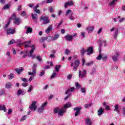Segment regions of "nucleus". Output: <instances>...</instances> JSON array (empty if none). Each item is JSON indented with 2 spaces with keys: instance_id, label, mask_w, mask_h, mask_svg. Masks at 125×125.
Wrapping results in <instances>:
<instances>
[{
  "instance_id": "obj_2",
  "label": "nucleus",
  "mask_w": 125,
  "mask_h": 125,
  "mask_svg": "<svg viewBox=\"0 0 125 125\" xmlns=\"http://www.w3.org/2000/svg\"><path fill=\"white\" fill-rule=\"evenodd\" d=\"M37 67H38V64L34 63L32 66V72H28V75H29V76H33V77H35V76H36V74H37V72L36 71V70H37Z\"/></svg>"
},
{
  "instance_id": "obj_19",
  "label": "nucleus",
  "mask_w": 125,
  "mask_h": 125,
  "mask_svg": "<svg viewBox=\"0 0 125 125\" xmlns=\"http://www.w3.org/2000/svg\"><path fill=\"white\" fill-rule=\"evenodd\" d=\"M104 113V109L102 108H100L98 110V116H102Z\"/></svg>"
},
{
  "instance_id": "obj_7",
  "label": "nucleus",
  "mask_w": 125,
  "mask_h": 125,
  "mask_svg": "<svg viewBox=\"0 0 125 125\" xmlns=\"http://www.w3.org/2000/svg\"><path fill=\"white\" fill-rule=\"evenodd\" d=\"M87 73V71L85 69L82 71L80 70L79 73V77L81 78V79H83V78H84Z\"/></svg>"
},
{
  "instance_id": "obj_29",
  "label": "nucleus",
  "mask_w": 125,
  "mask_h": 125,
  "mask_svg": "<svg viewBox=\"0 0 125 125\" xmlns=\"http://www.w3.org/2000/svg\"><path fill=\"white\" fill-rule=\"evenodd\" d=\"M32 32H33V29L28 27L26 29V34H31Z\"/></svg>"
},
{
  "instance_id": "obj_21",
  "label": "nucleus",
  "mask_w": 125,
  "mask_h": 125,
  "mask_svg": "<svg viewBox=\"0 0 125 125\" xmlns=\"http://www.w3.org/2000/svg\"><path fill=\"white\" fill-rule=\"evenodd\" d=\"M31 16H32V19H33L34 21L35 22H37V21L38 20V16L37 15V14L32 13L31 14Z\"/></svg>"
},
{
  "instance_id": "obj_4",
  "label": "nucleus",
  "mask_w": 125,
  "mask_h": 125,
  "mask_svg": "<svg viewBox=\"0 0 125 125\" xmlns=\"http://www.w3.org/2000/svg\"><path fill=\"white\" fill-rule=\"evenodd\" d=\"M40 20L43 21V25H46V24L49 23V19L46 16H42L40 18Z\"/></svg>"
},
{
  "instance_id": "obj_62",
  "label": "nucleus",
  "mask_w": 125,
  "mask_h": 125,
  "mask_svg": "<svg viewBox=\"0 0 125 125\" xmlns=\"http://www.w3.org/2000/svg\"><path fill=\"white\" fill-rule=\"evenodd\" d=\"M102 59L103 60H106V59H107V56H104V55H102Z\"/></svg>"
},
{
  "instance_id": "obj_23",
  "label": "nucleus",
  "mask_w": 125,
  "mask_h": 125,
  "mask_svg": "<svg viewBox=\"0 0 125 125\" xmlns=\"http://www.w3.org/2000/svg\"><path fill=\"white\" fill-rule=\"evenodd\" d=\"M85 124L86 125H92V122L89 118H86L85 120Z\"/></svg>"
},
{
  "instance_id": "obj_49",
  "label": "nucleus",
  "mask_w": 125,
  "mask_h": 125,
  "mask_svg": "<svg viewBox=\"0 0 125 125\" xmlns=\"http://www.w3.org/2000/svg\"><path fill=\"white\" fill-rule=\"evenodd\" d=\"M46 105H47V103L45 102L42 104L41 107L43 108V109H44V107H45Z\"/></svg>"
},
{
  "instance_id": "obj_5",
  "label": "nucleus",
  "mask_w": 125,
  "mask_h": 125,
  "mask_svg": "<svg viewBox=\"0 0 125 125\" xmlns=\"http://www.w3.org/2000/svg\"><path fill=\"white\" fill-rule=\"evenodd\" d=\"M12 19L14 20V24H16V25H19L21 22V20H20V19L16 18V16H15V14H13Z\"/></svg>"
},
{
  "instance_id": "obj_56",
  "label": "nucleus",
  "mask_w": 125,
  "mask_h": 125,
  "mask_svg": "<svg viewBox=\"0 0 125 125\" xmlns=\"http://www.w3.org/2000/svg\"><path fill=\"white\" fill-rule=\"evenodd\" d=\"M91 105H92V104H84L85 108H88V107H91Z\"/></svg>"
},
{
  "instance_id": "obj_40",
  "label": "nucleus",
  "mask_w": 125,
  "mask_h": 125,
  "mask_svg": "<svg viewBox=\"0 0 125 125\" xmlns=\"http://www.w3.org/2000/svg\"><path fill=\"white\" fill-rule=\"evenodd\" d=\"M9 8V5L8 4H6L2 8L4 10H6Z\"/></svg>"
},
{
  "instance_id": "obj_51",
  "label": "nucleus",
  "mask_w": 125,
  "mask_h": 125,
  "mask_svg": "<svg viewBox=\"0 0 125 125\" xmlns=\"http://www.w3.org/2000/svg\"><path fill=\"white\" fill-rule=\"evenodd\" d=\"M70 51L69 50V49H66L65 50L64 53L66 55H68V54H69L70 53Z\"/></svg>"
},
{
  "instance_id": "obj_6",
  "label": "nucleus",
  "mask_w": 125,
  "mask_h": 125,
  "mask_svg": "<svg viewBox=\"0 0 125 125\" xmlns=\"http://www.w3.org/2000/svg\"><path fill=\"white\" fill-rule=\"evenodd\" d=\"M37 102H32L31 104L29 106V109L31 111H36L37 110Z\"/></svg>"
},
{
  "instance_id": "obj_24",
  "label": "nucleus",
  "mask_w": 125,
  "mask_h": 125,
  "mask_svg": "<svg viewBox=\"0 0 125 125\" xmlns=\"http://www.w3.org/2000/svg\"><path fill=\"white\" fill-rule=\"evenodd\" d=\"M114 111L115 112H117V114H120L121 113V111H120V109H119V105L116 104L115 106V109H114Z\"/></svg>"
},
{
  "instance_id": "obj_38",
  "label": "nucleus",
  "mask_w": 125,
  "mask_h": 125,
  "mask_svg": "<svg viewBox=\"0 0 125 125\" xmlns=\"http://www.w3.org/2000/svg\"><path fill=\"white\" fill-rule=\"evenodd\" d=\"M46 40L47 42H51V41H52V37L47 36L46 38Z\"/></svg>"
},
{
  "instance_id": "obj_54",
  "label": "nucleus",
  "mask_w": 125,
  "mask_h": 125,
  "mask_svg": "<svg viewBox=\"0 0 125 125\" xmlns=\"http://www.w3.org/2000/svg\"><path fill=\"white\" fill-rule=\"evenodd\" d=\"M56 76V73L53 72V74L51 75L50 79H54Z\"/></svg>"
},
{
  "instance_id": "obj_47",
  "label": "nucleus",
  "mask_w": 125,
  "mask_h": 125,
  "mask_svg": "<svg viewBox=\"0 0 125 125\" xmlns=\"http://www.w3.org/2000/svg\"><path fill=\"white\" fill-rule=\"evenodd\" d=\"M15 42V41H14V40L12 39V40H11L9 42H8V44L10 45V44H13Z\"/></svg>"
},
{
  "instance_id": "obj_20",
  "label": "nucleus",
  "mask_w": 125,
  "mask_h": 125,
  "mask_svg": "<svg viewBox=\"0 0 125 125\" xmlns=\"http://www.w3.org/2000/svg\"><path fill=\"white\" fill-rule=\"evenodd\" d=\"M119 56H120V54H119L118 53H117L115 55L113 56L112 57L113 61L114 62L118 61V60H119Z\"/></svg>"
},
{
  "instance_id": "obj_37",
  "label": "nucleus",
  "mask_w": 125,
  "mask_h": 125,
  "mask_svg": "<svg viewBox=\"0 0 125 125\" xmlns=\"http://www.w3.org/2000/svg\"><path fill=\"white\" fill-rule=\"evenodd\" d=\"M61 68V65H57L55 67V70L56 72H59V69Z\"/></svg>"
},
{
  "instance_id": "obj_8",
  "label": "nucleus",
  "mask_w": 125,
  "mask_h": 125,
  "mask_svg": "<svg viewBox=\"0 0 125 125\" xmlns=\"http://www.w3.org/2000/svg\"><path fill=\"white\" fill-rule=\"evenodd\" d=\"M74 111H75V116L77 117L81 114V110H82V107H76L73 109Z\"/></svg>"
},
{
  "instance_id": "obj_34",
  "label": "nucleus",
  "mask_w": 125,
  "mask_h": 125,
  "mask_svg": "<svg viewBox=\"0 0 125 125\" xmlns=\"http://www.w3.org/2000/svg\"><path fill=\"white\" fill-rule=\"evenodd\" d=\"M3 94H5V90L4 89L0 90V96H2Z\"/></svg>"
},
{
  "instance_id": "obj_55",
  "label": "nucleus",
  "mask_w": 125,
  "mask_h": 125,
  "mask_svg": "<svg viewBox=\"0 0 125 125\" xmlns=\"http://www.w3.org/2000/svg\"><path fill=\"white\" fill-rule=\"evenodd\" d=\"M81 37H82V38H83V39L84 38V37H85V32H82L81 33Z\"/></svg>"
},
{
  "instance_id": "obj_45",
  "label": "nucleus",
  "mask_w": 125,
  "mask_h": 125,
  "mask_svg": "<svg viewBox=\"0 0 125 125\" xmlns=\"http://www.w3.org/2000/svg\"><path fill=\"white\" fill-rule=\"evenodd\" d=\"M76 88H77V89H80V88H81V85L79 84V83H76Z\"/></svg>"
},
{
  "instance_id": "obj_30",
  "label": "nucleus",
  "mask_w": 125,
  "mask_h": 125,
  "mask_svg": "<svg viewBox=\"0 0 125 125\" xmlns=\"http://www.w3.org/2000/svg\"><path fill=\"white\" fill-rule=\"evenodd\" d=\"M118 0H113L112 1L109 2L110 6H112L113 5H115L116 4V2L118 1Z\"/></svg>"
},
{
  "instance_id": "obj_11",
  "label": "nucleus",
  "mask_w": 125,
  "mask_h": 125,
  "mask_svg": "<svg viewBox=\"0 0 125 125\" xmlns=\"http://www.w3.org/2000/svg\"><path fill=\"white\" fill-rule=\"evenodd\" d=\"M7 35H13L15 34V29L13 28H8L6 29Z\"/></svg>"
},
{
  "instance_id": "obj_33",
  "label": "nucleus",
  "mask_w": 125,
  "mask_h": 125,
  "mask_svg": "<svg viewBox=\"0 0 125 125\" xmlns=\"http://www.w3.org/2000/svg\"><path fill=\"white\" fill-rule=\"evenodd\" d=\"M24 43L25 44V47H30V46H31V45H30V43H31V41L25 42Z\"/></svg>"
},
{
  "instance_id": "obj_53",
  "label": "nucleus",
  "mask_w": 125,
  "mask_h": 125,
  "mask_svg": "<svg viewBox=\"0 0 125 125\" xmlns=\"http://www.w3.org/2000/svg\"><path fill=\"white\" fill-rule=\"evenodd\" d=\"M63 23V20H62L61 22L59 23V24L57 25V28H60V26L62 25V23Z\"/></svg>"
},
{
  "instance_id": "obj_26",
  "label": "nucleus",
  "mask_w": 125,
  "mask_h": 125,
  "mask_svg": "<svg viewBox=\"0 0 125 125\" xmlns=\"http://www.w3.org/2000/svg\"><path fill=\"white\" fill-rule=\"evenodd\" d=\"M73 4H74V2H73V1H70L65 3L64 7L65 8H67V6H68V5H73Z\"/></svg>"
},
{
  "instance_id": "obj_59",
  "label": "nucleus",
  "mask_w": 125,
  "mask_h": 125,
  "mask_svg": "<svg viewBox=\"0 0 125 125\" xmlns=\"http://www.w3.org/2000/svg\"><path fill=\"white\" fill-rule=\"evenodd\" d=\"M93 64V62H89L86 63V66H89L91 65H92Z\"/></svg>"
},
{
  "instance_id": "obj_14",
  "label": "nucleus",
  "mask_w": 125,
  "mask_h": 125,
  "mask_svg": "<svg viewBox=\"0 0 125 125\" xmlns=\"http://www.w3.org/2000/svg\"><path fill=\"white\" fill-rule=\"evenodd\" d=\"M26 92L24 90L19 89L17 92V96H20V95H25Z\"/></svg>"
},
{
  "instance_id": "obj_52",
  "label": "nucleus",
  "mask_w": 125,
  "mask_h": 125,
  "mask_svg": "<svg viewBox=\"0 0 125 125\" xmlns=\"http://www.w3.org/2000/svg\"><path fill=\"white\" fill-rule=\"evenodd\" d=\"M81 92H82V93H85V88H83V87H81Z\"/></svg>"
},
{
  "instance_id": "obj_43",
  "label": "nucleus",
  "mask_w": 125,
  "mask_h": 125,
  "mask_svg": "<svg viewBox=\"0 0 125 125\" xmlns=\"http://www.w3.org/2000/svg\"><path fill=\"white\" fill-rule=\"evenodd\" d=\"M10 24V21H8L6 24H5L4 26V29H7V28H8V26H9V25Z\"/></svg>"
},
{
  "instance_id": "obj_41",
  "label": "nucleus",
  "mask_w": 125,
  "mask_h": 125,
  "mask_svg": "<svg viewBox=\"0 0 125 125\" xmlns=\"http://www.w3.org/2000/svg\"><path fill=\"white\" fill-rule=\"evenodd\" d=\"M27 118V116L24 115L21 117V118L20 120V122H23V121H25L26 120V118Z\"/></svg>"
},
{
  "instance_id": "obj_15",
  "label": "nucleus",
  "mask_w": 125,
  "mask_h": 125,
  "mask_svg": "<svg viewBox=\"0 0 125 125\" xmlns=\"http://www.w3.org/2000/svg\"><path fill=\"white\" fill-rule=\"evenodd\" d=\"M64 38L65 41H68V42H72V41H73V36L70 34L65 35Z\"/></svg>"
},
{
  "instance_id": "obj_61",
  "label": "nucleus",
  "mask_w": 125,
  "mask_h": 125,
  "mask_svg": "<svg viewBox=\"0 0 125 125\" xmlns=\"http://www.w3.org/2000/svg\"><path fill=\"white\" fill-rule=\"evenodd\" d=\"M45 40H46V38H45L44 37H42L41 38V39L40 40V42H44V41H45Z\"/></svg>"
},
{
  "instance_id": "obj_31",
  "label": "nucleus",
  "mask_w": 125,
  "mask_h": 125,
  "mask_svg": "<svg viewBox=\"0 0 125 125\" xmlns=\"http://www.w3.org/2000/svg\"><path fill=\"white\" fill-rule=\"evenodd\" d=\"M59 38V34H55L54 37H52V41H56Z\"/></svg>"
},
{
  "instance_id": "obj_63",
  "label": "nucleus",
  "mask_w": 125,
  "mask_h": 125,
  "mask_svg": "<svg viewBox=\"0 0 125 125\" xmlns=\"http://www.w3.org/2000/svg\"><path fill=\"white\" fill-rule=\"evenodd\" d=\"M25 15H26V12L22 11L21 13V16H22V17H24Z\"/></svg>"
},
{
  "instance_id": "obj_10",
  "label": "nucleus",
  "mask_w": 125,
  "mask_h": 125,
  "mask_svg": "<svg viewBox=\"0 0 125 125\" xmlns=\"http://www.w3.org/2000/svg\"><path fill=\"white\" fill-rule=\"evenodd\" d=\"M99 44H100V49H101V45H102V42L100 41L99 42ZM100 49L99 50V56L97 57V60H101V59H102V55H101V50Z\"/></svg>"
},
{
  "instance_id": "obj_3",
  "label": "nucleus",
  "mask_w": 125,
  "mask_h": 125,
  "mask_svg": "<svg viewBox=\"0 0 125 125\" xmlns=\"http://www.w3.org/2000/svg\"><path fill=\"white\" fill-rule=\"evenodd\" d=\"M71 67H73V70L74 72H76V71H77V70L78 69V67L80 66V61H79V60H76L75 61L74 63H71Z\"/></svg>"
},
{
  "instance_id": "obj_25",
  "label": "nucleus",
  "mask_w": 125,
  "mask_h": 125,
  "mask_svg": "<svg viewBox=\"0 0 125 125\" xmlns=\"http://www.w3.org/2000/svg\"><path fill=\"white\" fill-rule=\"evenodd\" d=\"M93 30H94V27H93V26H89L86 28V30L88 32V33L93 32Z\"/></svg>"
},
{
  "instance_id": "obj_60",
  "label": "nucleus",
  "mask_w": 125,
  "mask_h": 125,
  "mask_svg": "<svg viewBox=\"0 0 125 125\" xmlns=\"http://www.w3.org/2000/svg\"><path fill=\"white\" fill-rule=\"evenodd\" d=\"M36 59L37 60H38V61H39V62H42V59L40 56L36 57Z\"/></svg>"
},
{
  "instance_id": "obj_48",
  "label": "nucleus",
  "mask_w": 125,
  "mask_h": 125,
  "mask_svg": "<svg viewBox=\"0 0 125 125\" xmlns=\"http://www.w3.org/2000/svg\"><path fill=\"white\" fill-rule=\"evenodd\" d=\"M46 105H47V103L45 102L42 104L41 107L43 108V109H44V107H45Z\"/></svg>"
},
{
  "instance_id": "obj_64",
  "label": "nucleus",
  "mask_w": 125,
  "mask_h": 125,
  "mask_svg": "<svg viewBox=\"0 0 125 125\" xmlns=\"http://www.w3.org/2000/svg\"><path fill=\"white\" fill-rule=\"evenodd\" d=\"M125 20V19L124 18H121L119 20V23H122V22H124V21Z\"/></svg>"
},
{
  "instance_id": "obj_36",
  "label": "nucleus",
  "mask_w": 125,
  "mask_h": 125,
  "mask_svg": "<svg viewBox=\"0 0 125 125\" xmlns=\"http://www.w3.org/2000/svg\"><path fill=\"white\" fill-rule=\"evenodd\" d=\"M9 80H12L14 78V74L11 73L8 77Z\"/></svg>"
},
{
  "instance_id": "obj_1",
  "label": "nucleus",
  "mask_w": 125,
  "mask_h": 125,
  "mask_svg": "<svg viewBox=\"0 0 125 125\" xmlns=\"http://www.w3.org/2000/svg\"><path fill=\"white\" fill-rule=\"evenodd\" d=\"M71 107H72V104H71V103H68L64 105H63V108H61L59 110L58 115L62 116V115L64 114V112L66 111V109H67V108H71Z\"/></svg>"
},
{
  "instance_id": "obj_27",
  "label": "nucleus",
  "mask_w": 125,
  "mask_h": 125,
  "mask_svg": "<svg viewBox=\"0 0 125 125\" xmlns=\"http://www.w3.org/2000/svg\"><path fill=\"white\" fill-rule=\"evenodd\" d=\"M52 30V25H50L47 29L45 30V33L46 34H49L50 33V31Z\"/></svg>"
},
{
  "instance_id": "obj_39",
  "label": "nucleus",
  "mask_w": 125,
  "mask_h": 125,
  "mask_svg": "<svg viewBox=\"0 0 125 125\" xmlns=\"http://www.w3.org/2000/svg\"><path fill=\"white\" fill-rule=\"evenodd\" d=\"M49 11L50 13H53L54 12V9L52 7H49Z\"/></svg>"
},
{
  "instance_id": "obj_58",
  "label": "nucleus",
  "mask_w": 125,
  "mask_h": 125,
  "mask_svg": "<svg viewBox=\"0 0 125 125\" xmlns=\"http://www.w3.org/2000/svg\"><path fill=\"white\" fill-rule=\"evenodd\" d=\"M21 80L22 82H24V83H27V82H28V80H27L26 78H21Z\"/></svg>"
},
{
  "instance_id": "obj_9",
  "label": "nucleus",
  "mask_w": 125,
  "mask_h": 125,
  "mask_svg": "<svg viewBox=\"0 0 125 125\" xmlns=\"http://www.w3.org/2000/svg\"><path fill=\"white\" fill-rule=\"evenodd\" d=\"M114 31H115V32L113 34V37L114 39H117V37H118V34L119 33V29H116L115 27H113L110 29V32H114Z\"/></svg>"
},
{
  "instance_id": "obj_12",
  "label": "nucleus",
  "mask_w": 125,
  "mask_h": 125,
  "mask_svg": "<svg viewBox=\"0 0 125 125\" xmlns=\"http://www.w3.org/2000/svg\"><path fill=\"white\" fill-rule=\"evenodd\" d=\"M76 90V88L75 87H72L69 88H68L66 91H65V94L67 95L69 93H72L71 92H74Z\"/></svg>"
},
{
  "instance_id": "obj_32",
  "label": "nucleus",
  "mask_w": 125,
  "mask_h": 125,
  "mask_svg": "<svg viewBox=\"0 0 125 125\" xmlns=\"http://www.w3.org/2000/svg\"><path fill=\"white\" fill-rule=\"evenodd\" d=\"M43 110H44V108L41 106L38 109V113H42L43 112Z\"/></svg>"
},
{
  "instance_id": "obj_13",
  "label": "nucleus",
  "mask_w": 125,
  "mask_h": 125,
  "mask_svg": "<svg viewBox=\"0 0 125 125\" xmlns=\"http://www.w3.org/2000/svg\"><path fill=\"white\" fill-rule=\"evenodd\" d=\"M87 55H91L93 53V47L89 46L86 50Z\"/></svg>"
},
{
  "instance_id": "obj_28",
  "label": "nucleus",
  "mask_w": 125,
  "mask_h": 125,
  "mask_svg": "<svg viewBox=\"0 0 125 125\" xmlns=\"http://www.w3.org/2000/svg\"><path fill=\"white\" fill-rule=\"evenodd\" d=\"M86 52V50L84 49V48H82L81 49V54L82 55V56H83L84 55V53Z\"/></svg>"
},
{
  "instance_id": "obj_35",
  "label": "nucleus",
  "mask_w": 125,
  "mask_h": 125,
  "mask_svg": "<svg viewBox=\"0 0 125 125\" xmlns=\"http://www.w3.org/2000/svg\"><path fill=\"white\" fill-rule=\"evenodd\" d=\"M59 107H57L54 109V114H57V113H59Z\"/></svg>"
},
{
  "instance_id": "obj_57",
  "label": "nucleus",
  "mask_w": 125,
  "mask_h": 125,
  "mask_svg": "<svg viewBox=\"0 0 125 125\" xmlns=\"http://www.w3.org/2000/svg\"><path fill=\"white\" fill-rule=\"evenodd\" d=\"M44 75V71L42 70L40 74H39L40 77H42Z\"/></svg>"
},
{
  "instance_id": "obj_17",
  "label": "nucleus",
  "mask_w": 125,
  "mask_h": 125,
  "mask_svg": "<svg viewBox=\"0 0 125 125\" xmlns=\"http://www.w3.org/2000/svg\"><path fill=\"white\" fill-rule=\"evenodd\" d=\"M23 71H24V68L22 67H20L15 69V71L16 73H17V74H18V75H20L21 72H23Z\"/></svg>"
},
{
  "instance_id": "obj_50",
  "label": "nucleus",
  "mask_w": 125,
  "mask_h": 125,
  "mask_svg": "<svg viewBox=\"0 0 125 125\" xmlns=\"http://www.w3.org/2000/svg\"><path fill=\"white\" fill-rule=\"evenodd\" d=\"M122 112L123 116H125V106L122 107Z\"/></svg>"
},
{
  "instance_id": "obj_22",
  "label": "nucleus",
  "mask_w": 125,
  "mask_h": 125,
  "mask_svg": "<svg viewBox=\"0 0 125 125\" xmlns=\"http://www.w3.org/2000/svg\"><path fill=\"white\" fill-rule=\"evenodd\" d=\"M0 111H3L5 113L6 112V107H5V105L0 104Z\"/></svg>"
},
{
  "instance_id": "obj_44",
  "label": "nucleus",
  "mask_w": 125,
  "mask_h": 125,
  "mask_svg": "<svg viewBox=\"0 0 125 125\" xmlns=\"http://www.w3.org/2000/svg\"><path fill=\"white\" fill-rule=\"evenodd\" d=\"M72 95V93L67 94V96L64 98V100H67Z\"/></svg>"
},
{
  "instance_id": "obj_18",
  "label": "nucleus",
  "mask_w": 125,
  "mask_h": 125,
  "mask_svg": "<svg viewBox=\"0 0 125 125\" xmlns=\"http://www.w3.org/2000/svg\"><path fill=\"white\" fill-rule=\"evenodd\" d=\"M30 47L32 48L31 50L29 51L30 55H32V54L34 53L35 49H36V45L35 44H33L32 45H30Z\"/></svg>"
},
{
  "instance_id": "obj_16",
  "label": "nucleus",
  "mask_w": 125,
  "mask_h": 125,
  "mask_svg": "<svg viewBox=\"0 0 125 125\" xmlns=\"http://www.w3.org/2000/svg\"><path fill=\"white\" fill-rule=\"evenodd\" d=\"M13 86V84L11 82H8L5 84V87L7 89H9V88H11Z\"/></svg>"
},
{
  "instance_id": "obj_46",
  "label": "nucleus",
  "mask_w": 125,
  "mask_h": 125,
  "mask_svg": "<svg viewBox=\"0 0 125 125\" xmlns=\"http://www.w3.org/2000/svg\"><path fill=\"white\" fill-rule=\"evenodd\" d=\"M70 13H72V10L68 9L66 11V14L65 15H69V14H70Z\"/></svg>"
},
{
  "instance_id": "obj_42",
  "label": "nucleus",
  "mask_w": 125,
  "mask_h": 125,
  "mask_svg": "<svg viewBox=\"0 0 125 125\" xmlns=\"http://www.w3.org/2000/svg\"><path fill=\"white\" fill-rule=\"evenodd\" d=\"M72 77H73L72 74H69L67 77V80H68L69 81H71V80L72 79Z\"/></svg>"
}]
</instances>
